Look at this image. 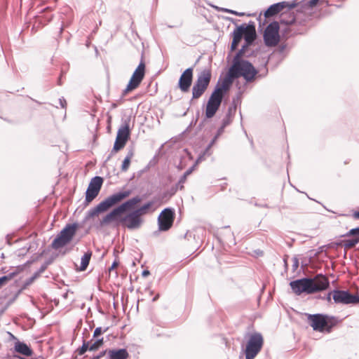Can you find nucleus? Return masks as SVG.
Returning <instances> with one entry per match:
<instances>
[{
  "label": "nucleus",
  "mask_w": 359,
  "mask_h": 359,
  "mask_svg": "<svg viewBox=\"0 0 359 359\" xmlns=\"http://www.w3.org/2000/svg\"><path fill=\"white\" fill-rule=\"evenodd\" d=\"M303 6L297 0L281 1L271 5V18L280 14L279 32L282 37L287 39L292 35L302 34L305 32L304 20H299V14L294 15V9L302 13Z\"/></svg>",
  "instance_id": "f257e3e1"
},
{
  "label": "nucleus",
  "mask_w": 359,
  "mask_h": 359,
  "mask_svg": "<svg viewBox=\"0 0 359 359\" xmlns=\"http://www.w3.org/2000/svg\"><path fill=\"white\" fill-rule=\"evenodd\" d=\"M327 276L320 273L313 278H304L291 281L290 285L293 292H319L329 286Z\"/></svg>",
  "instance_id": "f03ea898"
},
{
  "label": "nucleus",
  "mask_w": 359,
  "mask_h": 359,
  "mask_svg": "<svg viewBox=\"0 0 359 359\" xmlns=\"http://www.w3.org/2000/svg\"><path fill=\"white\" fill-rule=\"evenodd\" d=\"M308 321L315 331L330 333L341 322L339 318L323 313L309 314Z\"/></svg>",
  "instance_id": "7ed1b4c3"
},
{
  "label": "nucleus",
  "mask_w": 359,
  "mask_h": 359,
  "mask_svg": "<svg viewBox=\"0 0 359 359\" xmlns=\"http://www.w3.org/2000/svg\"><path fill=\"white\" fill-rule=\"evenodd\" d=\"M245 344L242 345V351L245 359H255L262 349L264 338L260 332H248L245 335Z\"/></svg>",
  "instance_id": "20e7f679"
},
{
  "label": "nucleus",
  "mask_w": 359,
  "mask_h": 359,
  "mask_svg": "<svg viewBox=\"0 0 359 359\" xmlns=\"http://www.w3.org/2000/svg\"><path fill=\"white\" fill-rule=\"evenodd\" d=\"M130 194V191L126 190L115 193L108 196L103 201L100 203L93 208L90 209L86 212V219L88 220L89 219L95 217L99 213L107 211L110 208L118 204L119 202L128 197Z\"/></svg>",
  "instance_id": "39448f33"
},
{
  "label": "nucleus",
  "mask_w": 359,
  "mask_h": 359,
  "mask_svg": "<svg viewBox=\"0 0 359 359\" xmlns=\"http://www.w3.org/2000/svg\"><path fill=\"white\" fill-rule=\"evenodd\" d=\"M141 201V198L138 196H135L125 201L118 207L115 208L109 213L107 214L101 220L100 225L106 226L111 222H116L117 225L121 224V215L128 210L132 208L135 205Z\"/></svg>",
  "instance_id": "423d86ee"
},
{
  "label": "nucleus",
  "mask_w": 359,
  "mask_h": 359,
  "mask_svg": "<svg viewBox=\"0 0 359 359\" xmlns=\"http://www.w3.org/2000/svg\"><path fill=\"white\" fill-rule=\"evenodd\" d=\"M280 26L278 22H271V63L278 65L285 57V46L277 47L280 41Z\"/></svg>",
  "instance_id": "0eeeda50"
},
{
  "label": "nucleus",
  "mask_w": 359,
  "mask_h": 359,
  "mask_svg": "<svg viewBox=\"0 0 359 359\" xmlns=\"http://www.w3.org/2000/svg\"><path fill=\"white\" fill-rule=\"evenodd\" d=\"M229 69L233 77L238 79L243 76L248 82L252 81L257 74L252 64L246 60L232 61Z\"/></svg>",
  "instance_id": "6e6552de"
},
{
  "label": "nucleus",
  "mask_w": 359,
  "mask_h": 359,
  "mask_svg": "<svg viewBox=\"0 0 359 359\" xmlns=\"http://www.w3.org/2000/svg\"><path fill=\"white\" fill-rule=\"evenodd\" d=\"M77 229L76 223L67 224L53 241L51 248L57 250L69 244L75 236Z\"/></svg>",
  "instance_id": "1a4fd4ad"
},
{
  "label": "nucleus",
  "mask_w": 359,
  "mask_h": 359,
  "mask_svg": "<svg viewBox=\"0 0 359 359\" xmlns=\"http://www.w3.org/2000/svg\"><path fill=\"white\" fill-rule=\"evenodd\" d=\"M212 77L210 69H204L197 76V79L192 86L191 100L200 98L207 90Z\"/></svg>",
  "instance_id": "9d476101"
},
{
  "label": "nucleus",
  "mask_w": 359,
  "mask_h": 359,
  "mask_svg": "<svg viewBox=\"0 0 359 359\" xmlns=\"http://www.w3.org/2000/svg\"><path fill=\"white\" fill-rule=\"evenodd\" d=\"M129 123L130 119H126L123 121L121 127L118 128L113 149L111 154L107 157V160L125 147L130 135Z\"/></svg>",
  "instance_id": "9b49d317"
},
{
  "label": "nucleus",
  "mask_w": 359,
  "mask_h": 359,
  "mask_svg": "<svg viewBox=\"0 0 359 359\" xmlns=\"http://www.w3.org/2000/svg\"><path fill=\"white\" fill-rule=\"evenodd\" d=\"M145 73V64L142 58L139 65L133 72L128 84L126 89L123 91V95H126L128 92L137 88L142 81Z\"/></svg>",
  "instance_id": "f8f14e48"
},
{
  "label": "nucleus",
  "mask_w": 359,
  "mask_h": 359,
  "mask_svg": "<svg viewBox=\"0 0 359 359\" xmlns=\"http://www.w3.org/2000/svg\"><path fill=\"white\" fill-rule=\"evenodd\" d=\"M223 95L219 93L218 89H215L208 99L205 108V117L211 118L219 109L222 102Z\"/></svg>",
  "instance_id": "ddd939ff"
},
{
  "label": "nucleus",
  "mask_w": 359,
  "mask_h": 359,
  "mask_svg": "<svg viewBox=\"0 0 359 359\" xmlns=\"http://www.w3.org/2000/svg\"><path fill=\"white\" fill-rule=\"evenodd\" d=\"M175 216L173 208H166L163 210L158 217V229L161 231L169 230L173 224Z\"/></svg>",
  "instance_id": "4468645a"
},
{
  "label": "nucleus",
  "mask_w": 359,
  "mask_h": 359,
  "mask_svg": "<svg viewBox=\"0 0 359 359\" xmlns=\"http://www.w3.org/2000/svg\"><path fill=\"white\" fill-rule=\"evenodd\" d=\"M103 183V178L100 176L93 177L86 191L85 202L86 204L93 201L99 194Z\"/></svg>",
  "instance_id": "2eb2a0df"
},
{
  "label": "nucleus",
  "mask_w": 359,
  "mask_h": 359,
  "mask_svg": "<svg viewBox=\"0 0 359 359\" xmlns=\"http://www.w3.org/2000/svg\"><path fill=\"white\" fill-rule=\"evenodd\" d=\"M143 223V219L133 210L122 217L121 225L130 230L139 229Z\"/></svg>",
  "instance_id": "dca6fc26"
},
{
  "label": "nucleus",
  "mask_w": 359,
  "mask_h": 359,
  "mask_svg": "<svg viewBox=\"0 0 359 359\" xmlns=\"http://www.w3.org/2000/svg\"><path fill=\"white\" fill-rule=\"evenodd\" d=\"M193 67H189L182 73L180 76L177 86L182 93H187L189 91L193 82Z\"/></svg>",
  "instance_id": "f3484780"
},
{
  "label": "nucleus",
  "mask_w": 359,
  "mask_h": 359,
  "mask_svg": "<svg viewBox=\"0 0 359 359\" xmlns=\"http://www.w3.org/2000/svg\"><path fill=\"white\" fill-rule=\"evenodd\" d=\"M358 293H333L332 298L336 304H359Z\"/></svg>",
  "instance_id": "a211bd4d"
},
{
  "label": "nucleus",
  "mask_w": 359,
  "mask_h": 359,
  "mask_svg": "<svg viewBox=\"0 0 359 359\" xmlns=\"http://www.w3.org/2000/svg\"><path fill=\"white\" fill-rule=\"evenodd\" d=\"M246 30V25L242 24L236 28L232 32L233 40L231 45V50H235L242 38L243 37L244 31Z\"/></svg>",
  "instance_id": "6ab92c4d"
},
{
  "label": "nucleus",
  "mask_w": 359,
  "mask_h": 359,
  "mask_svg": "<svg viewBox=\"0 0 359 359\" xmlns=\"http://www.w3.org/2000/svg\"><path fill=\"white\" fill-rule=\"evenodd\" d=\"M14 351L21 354L23 357H29L34 354V351L31 346L24 341L17 340L14 344Z\"/></svg>",
  "instance_id": "aec40b11"
},
{
  "label": "nucleus",
  "mask_w": 359,
  "mask_h": 359,
  "mask_svg": "<svg viewBox=\"0 0 359 359\" xmlns=\"http://www.w3.org/2000/svg\"><path fill=\"white\" fill-rule=\"evenodd\" d=\"M129 353L126 348H112L108 351L109 359H128Z\"/></svg>",
  "instance_id": "412c9836"
},
{
  "label": "nucleus",
  "mask_w": 359,
  "mask_h": 359,
  "mask_svg": "<svg viewBox=\"0 0 359 359\" xmlns=\"http://www.w3.org/2000/svg\"><path fill=\"white\" fill-rule=\"evenodd\" d=\"M243 37L245 42L252 44L256 39V29L254 22H250L246 25V30L244 31Z\"/></svg>",
  "instance_id": "4be33fe9"
},
{
  "label": "nucleus",
  "mask_w": 359,
  "mask_h": 359,
  "mask_svg": "<svg viewBox=\"0 0 359 359\" xmlns=\"http://www.w3.org/2000/svg\"><path fill=\"white\" fill-rule=\"evenodd\" d=\"M236 79V77H233L230 73V69H229V72L226 76L224 78L222 81V83L221 86H219V83L215 86V89H218L219 93L224 95L225 92L229 88L230 85L231 84L233 79Z\"/></svg>",
  "instance_id": "5701e85b"
},
{
  "label": "nucleus",
  "mask_w": 359,
  "mask_h": 359,
  "mask_svg": "<svg viewBox=\"0 0 359 359\" xmlns=\"http://www.w3.org/2000/svg\"><path fill=\"white\" fill-rule=\"evenodd\" d=\"M178 190V186L175 185L170 187L169 189L163 192L159 196L158 199L161 202H167L172 196L175 194L177 191Z\"/></svg>",
  "instance_id": "b1692460"
},
{
  "label": "nucleus",
  "mask_w": 359,
  "mask_h": 359,
  "mask_svg": "<svg viewBox=\"0 0 359 359\" xmlns=\"http://www.w3.org/2000/svg\"><path fill=\"white\" fill-rule=\"evenodd\" d=\"M228 126V122L226 121L224 123H222V126L218 128L216 135L213 137V139L211 140V142L208 144V147H206L203 155L206 154L208 152V150L213 146V144L215 143L218 137L224 133V128Z\"/></svg>",
  "instance_id": "393cba45"
},
{
  "label": "nucleus",
  "mask_w": 359,
  "mask_h": 359,
  "mask_svg": "<svg viewBox=\"0 0 359 359\" xmlns=\"http://www.w3.org/2000/svg\"><path fill=\"white\" fill-rule=\"evenodd\" d=\"M91 256H92V252L90 251L86 252L82 256V257L81 259V266H80L81 271H84L86 269L87 266L89 264Z\"/></svg>",
  "instance_id": "a878e982"
},
{
  "label": "nucleus",
  "mask_w": 359,
  "mask_h": 359,
  "mask_svg": "<svg viewBox=\"0 0 359 359\" xmlns=\"http://www.w3.org/2000/svg\"><path fill=\"white\" fill-rule=\"evenodd\" d=\"M154 203L152 201H149L142 206L140 207L139 208H137L134 210L133 211L140 217H141L142 215L147 214L149 209L153 205Z\"/></svg>",
  "instance_id": "bb28decb"
},
{
  "label": "nucleus",
  "mask_w": 359,
  "mask_h": 359,
  "mask_svg": "<svg viewBox=\"0 0 359 359\" xmlns=\"http://www.w3.org/2000/svg\"><path fill=\"white\" fill-rule=\"evenodd\" d=\"M18 274V271L15 270L14 271L10 272L7 275L3 276L0 277V289L6 285L9 280H11L15 276Z\"/></svg>",
  "instance_id": "cd10ccee"
},
{
  "label": "nucleus",
  "mask_w": 359,
  "mask_h": 359,
  "mask_svg": "<svg viewBox=\"0 0 359 359\" xmlns=\"http://www.w3.org/2000/svg\"><path fill=\"white\" fill-rule=\"evenodd\" d=\"M90 341H86V339H83L81 346L79 347L76 350V352L78 353V355H82L86 351H90Z\"/></svg>",
  "instance_id": "c85d7f7f"
},
{
  "label": "nucleus",
  "mask_w": 359,
  "mask_h": 359,
  "mask_svg": "<svg viewBox=\"0 0 359 359\" xmlns=\"http://www.w3.org/2000/svg\"><path fill=\"white\" fill-rule=\"evenodd\" d=\"M20 293H15V295L13 297L7 300L5 303L4 302L0 304V313H3L5 311L13 304V302L15 300Z\"/></svg>",
  "instance_id": "c756f323"
},
{
  "label": "nucleus",
  "mask_w": 359,
  "mask_h": 359,
  "mask_svg": "<svg viewBox=\"0 0 359 359\" xmlns=\"http://www.w3.org/2000/svg\"><path fill=\"white\" fill-rule=\"evenodd\" d=\"M104 344V338H97L93 343L90 344V351H96Z\"/></svg>",
  "instance_id": "7c9ffc66"
},
{
  "label": "nucleus",
  "mask_w": 359,
  "mask_h": 359,
  "mask_svg": "<svg viewBox=\"0 0 359 359\" xmlns=\"http://www.w3.org/2000/svg\"><path fill=\"white\" fill-rule=\"evenodd\" d=\"M235 111L236 107H229L225 117L222 120V123H224L226 121H227L229 126L232 121Z\"/></svg>",
  "instance_id": "2f4dec72"
},
{
  "label": "nucleus",
  "mask_w": 359,
  "mask_h": 359,
  "mask_svg": "<svg viewBox=\"0 0 359 359\" xmlns=\"http://www.w3.org/2000/svg\"><path fill=\"white\" fill-rule=\"evenodd\" d=\"M359 243V237H354L351 239H346L344 241V246L345 248H353L356 244Z\"/></svg>",
  "instance_id": "473e14b6"
},
{
  "label": "nucleus",
  "mask_w": 359,
  "mask_h": 359,
  "mask_svg": "<svg viewBox=\"0 0 359 359\" xmlns=\"http://www.w3.org/2000/svg\"><path fill=\"white\" fill-rule=\"evenodd\" d=\"M264 22L262 23V16L261 15L259 16L258 18V20L259 22V27H258V30L259 31H262V26L265 25V22L267 21V20L269 19V7H268L265 11H264Z\"/></svg>",
  "instance_id": "72a5a7b5"
},
{
  "label": "nucleus",
  "mask_w": 359,
  "mask_h": 359,
  "mask_svg": "<svg viewBox=\"0 0 359 359\" xmlns=\"http://www.w3.org/2000/svg\"><path fill=\"white\" fill-rule=\"evenodd\" d=\"M264 41L265 45L269 47V24L266 25L264 28Z\"/></svg>",
  "instance_id": "f704fd0d"
},
{
  "label": "nucleus",
  "mask_w": 359,
  "mask_h": 359,
  "mask_svg": "<svg viewBox=\"0 0 359 359\" xmlns=\"http://www.w3.org/2000/svg\"><path fill=\"white\" fill-rule=\"evenodd\" d=\"M109 330V327L102 329L101 327H97L95 329L93 332V338H97L99 336L102 334L104 332H106Z\"/></svg>",
  "instance_id": "c9c22d12"
},
{
  "label": "nucleus",
  "mask_w": 359,
  "mask_h": 359,
  "mask_svg": "<svg viewBox=\"0 0 359 359\" xmlns=\"http://www.w3.org/2000/svg\"><path fill=\"white\" fill-rule=\"evenodd\" d=\"M245 56V51L243 50V48H241L236 55L234 56L233 61H238V60H244L243 57Z\"/></svg>",
  "instance_id": "e433bc0d"
},
{
  "label": "nucleus",
  "mask_w": 359,
  "mask_h": 359,
  "mask_svg": "<svg viewBox=\"0 0 359 359\" xmlns=\"http://www.w3.org/2000/svg\"><path fill=\"white\" fill-rule=\"evenodd\" d=\"M345 236H354L355 237H359V227L351 229L346 233Z\"/></svg>",
  "instance_id": "4c0bfd02"
},
{
  "label": "nucleus",
  "mask_w": 359,
  "mask_h": 359,
  "mask_svg": "<svg viewBox=\"0 0 359 359\" xmlns=\"http://www.w3.org/2000/svg\"><path fill=\"white\" fill-rule=\"evenodd\" d=\"M130 164V159L125 157V158L123 161L122 165H121V170L126 171L128 169Z\"/></svg>",
  "instance_id": "58836bf2"
},
{
  "label": "nucleus",
  "mask_w": 359,
  "mask_h": 359,
  "mask_svg": "<svg viewBox=\"0 0 359 359\" xmlns=\"http://www.w3.org/2000/svg\"><path fill=\"white\" fill-rule=\"evenodd\" d=\"M46 269V265L43 264L40 269L38 270L36 273H34V275L31 278V281L33 280L34 278H36L37 276H39L41 273H43Z\"/></svg>",
  "instance_id": "ea45409f"
},
{
  "label": "nucleus",
  "mask_w": 359,
  "mask_h": 359,
  "mask_svg": "<svg viewBox=\"0 0 359 359\" xmlns=\"http://www.w3.org/2000/svg\"><path fill=\"white\" fill-rule=\"evenodd\" d=\"M135 154V148L133 146L129 147L128 149V152L126 158H129L131 160V158L133 157Z\"/></svg>",
  "instance_id": "a19ab883"
},
{
  "label": "nucleus",
  "mask_w": 359,
  "mask_h": 359,
  "mask_svg": "<svg viewBox=\"0 0 359 359\" xmlns=\"http://www.w3.org/2000/svg\"><path fill=\"white\" fill-rule=\"evenodd\" d=\"M187 177L184 175H182L180 179L179 180L178 183L176 184L178 186V189H182L184 187V183L186 182Z\"/></svg>",
  "instance_id": "79ce46f5"
},
{
  "label": "nucleus",
  "mask_w": 359,
  "mask_h": 359,
  "mask_svg": "<svg viewBox=\"0 0 359 359\" xmlns=\"http://www.w3.org/2000/svg\"><path fill=\"white\" fill-rule=\"evenodd\" d=\"M333 293H324L323 296L318 295L317 298L323 299L327 300L328 302H331V296Z\"/></svg>",
  "instance_id": "37998d69"
},
{
  "label": "nucleus",
  "mask_w": 359,
  "mask_h": 359,
  "mask_svg": "<svg viewBox=\"0 0 359 359\" xmlns=\"http://www.w3.org/2000/svg\"><path fill=\"white\" fill-rule=\"evenodd\" d=\"M108 351L107 349L106 350H104V351H100L98 354L94 355L93 358H91L90 359H100L102 358V357H104L105 355V354L107 353H108Z\"/></svg>",
  "instance_id": "c03bdc74"
},
{
  "label": "nucleus",
  "mask_w": 359,
  "mask_h": 359,
  "mask_svg": "<svg viewBox=\"0 0 359 359\" xmlns=\"http://www.w3.org/2000/svg\"><path fill=\"white\" fill-rule=\"evenodd\" d=\"M292 271H295L299 267V259L297 257H293L292 259Z\"/></svg>",
  "instance_id": "a18cd8bd"
},
{
  "label": "nucleus",
  "mask_w": 359,
  "mask_h": 359,
  "mask_svg": "<svg viewBox=\"0 0 359 359\" xmlns=\"http://www.w3.org/2000/svg\"><path fill=\"white\" fill-rule=\"evenodd\" d=\"M222 11L225 13H232V14H234L238 16H243L244 15L243 13H238L237 11H233L231 9H228V8H224V9H222Z\"/></svg>",
  "instance_id": "49530a36"
},
{
  "label": "nucleus",
  "mask_w": 359,
  "mask_h": 359,
  "mask_svg": "<svg viewBox=\"0 0 359 359\" xmlns=\"http://www.w3.org/2000/svg\"><path fill=\"white\" fill-rule=\"evenodd\" d=\"M59 104L62 108H66L67 102L63 97L59 99Z\"/></svg>",
  "instance_id": "de8ad7c7"
},
{
  "label": "nucleus",
  "mask_w": 359,
  "mask_h": 359,
  "mask_svg": "<svg viewBox=\"0 0 359 359\" xmlns=\"http://www.w3.org/2000/svg\"><path fill=\"white\" fill-rule=\"evenodd\" d=\"M318 1L319 0H309L307 2V4L309 5V7H313V6H315L317 4Z\"/></svg>",
  "instance_id": "09e8293b"
},
{
  "label": "nucleus",
  "mask_w": 359,
  "mask_h": 359,
  "mask_svg": "<svg viewBox=\"0 0 359 359\" xmlns=\"http://www.w3.org/2000/svg\"><path fill=\"white\" fill-rule=\"evenodd\" d=\"M194 167L195 165H193L192 167H191L190 168H189L184 174L183 175L186 176L187 177L188 175H189L192 171L194 170Z\"/></svg>",
  "instance_id": "8fccbe9b"
},
{
  "label": "nucleus",
  "mask_w": 359,
  "mask_h": 359,
  "mask_svg": "<svg viewBox=\"0 0 359 359\" xmlns=\"http://www.w3.org/2000/svg\"><path fill=\"white\" fill-rule=\"evenodd\" d=\"M118 265V261H116V260H115V261L112 263V264H111V267L109 268V271H111L112 269H114V268H116Z\"/></svg>",
  "instance_id": "3c124183"
},
{
  "label": "nucleus",
  "mask_w": 359,
  "mask_h": 359,
  "mask_svg": "<svg viewBox=\"0 0 359 359\" xmlns=\"http://www.w3.org/2000/svg\"><path fill=\"white\" fill-rule=\"evenodd\" d=\"M149 271L148 270H144L142 273L143 277H146L149 274Z\"/></svg>",
  "instance_id": "603ef678"
},
{
  "label": "nucleus",
  "mask_w": 359,
  "mask_h": 359,
  "mask_svg": "<svg viewBox=\"0 0 359 359\" xmlns=\"http://www.w3.org/2000/svg\"><path fill=\"white\" fill-rule=\"evenodd\" d=\"M255 252L257 256H262L263 255V252L259 250L255 251Z\"/></svg>",
  "instance_id": "864d4df0"
},
{
  "label": "nucleus",
  "mask_w": 359,
  "mask_h": 359,
  "mask_svg": "<svg viewBox=\"0 0 359 359\" xmlns=\"http://www.w3.org/2000/svg\"><path fill=\"white\" fill-rule=\"evenodd\" d=\"M355 219H359V211H356L353 215Z\"/></svg>",
  "instance_id": "5fc2aeb1"
},
{
  "label": "nucleus",
  "mask_w": 359,
  "mask_h": 359,
  "mask_svg": "<svg viewBox=\"0 0 359 359\" xmlns=\"http://www.w3.org/2000/svg\"><path fill=\"white\" fill-rule=\"evenodd\" d=\"M159 297V293H157V294L153 297H151V302L156 301Z\"/></svg>",
  "instance_id": "6e6d98bb"
},
{
  "label": "nucleus",
  "mask_w": 359,
  "mask_h": 359,
  "mask_svg": "<svg viewBox=\"0 0 359 359\" xmlns=\"http://www.w3.org/2000/svg\"><path fill=\"white\" fill-rule=\"evenodd\" d=\"M203 158V155H201L200 156H198V158H197L196 161V164L198 163L199 162H201Z\"/></svg>",
  "instance_id": "4d7b16f0"
},
{
  "label": "nucleus",
  "mask_w": 359,
  "mask_h": 359,
  "mask_svg": "<svg viewBox=\"0 0 359 359\" xmlns=\"http://www.w3.org/2000/svg\"><path fill=\"white\" fill-rule=\"evenodd\" d=\"M250 44H248V42H245V44L242 46L241 48H243V50L245 51L246 48L250 46Z\"/></svg>",
  "instance_id": "13d9d810"
},
{
  "label": "nucleus",
  "mask_w": 359,
  "mask_h": 359,
  "mask_svg": "<svg viewBox=\"0 0 359 359\" xmlns=\"http://www.w3.org/2000/svg\"><path fill=\"white\" fill-rule=\"evenodd\" d=\"M125 297H128V293L122 292V293H121V300H123V298H124Z\"/></svg>",
  "instance_id": "bf43d9fd"
},
{
  "label": "nucleus",
  "mask_w": 359,
  "mask_h": 359,
  "mask_svg": "<svg viewBox=\"0 0 359 359\" xmlns=\"http://www.w3.org/2000/svg\"><path fill=\"white\" fill-rule=\"evenodd\" d=\"M111 294H113V298L114 299L116 297H118V292H116V293H111Z\"/></svg>",
  "instance_id": "052dcab7"
},
{
  "label": "nucleus",
  "mask_w": 359,
  "mask_h": 359,
  "mask_svg": "<svg viewBox=\"0 0 359 359\" xmlns=\"http://www.w3.org/2000/svg\"><path fill=\"white\" fill-rule=\"evenodd\" d=\"M154 293H144V292H142L141 294L143 296L144 294H148L150 297H151V295L153 294Z\"/></svg>",
  "instance_id": "680f3d73"
},
{
  "label": "nucleus",
  "mask_w": 359,
  "mask_h": 359,
  "mask_svg": "<svg viewBox=\"0 0 359 359\" xmlns=\"http://www.w3.org/2000/svg\"><path fill=\"white\" fill-rule=\"evenodd\" d=\"M62 297L64 299H67L68 297V293H62Z\"/></svg>",
  "instance_id": "e2e57ef3"
},
{
  "label": "nucleus",
  "mask_w": 359,
  "mask_h": 359,
  "mask_svg": "<svg viewBox=\"0 0 359 359\" xmlns=\"http://www.w3.org/2000/svg\"><path fill=\"white\" fill-rule=\"evenodd\" d=\"M57 84H58L59 86L62 85L61 78H60V79H58Z\"/></svg>",
  "instance_id": "0e129e2a"
},
{
  "label": "nucleus",
  "mask_w": 359,
  "mask_h": 359,
  "mask_svg": "<svg viewBox=\"0 0 359 359\" xmlns=\"http://www.w3.org/2000/svg\"><path fill=\"white\" fill-rule=\"evenodd\" d=\"M332 292H344V290H333Z\"/></svg>",
  "instance_id": "69168bd1"
},
{
  "label": "nucleus",
  "mask_w": 359,
  "mask_h": 359,
  "mask_svg": "<svg viewBox=\"0 0 359 359\" xmlns=\"http://www.w3.org/2000/svg\"><path fill=\"white\" fill-rule=\"evenodd\" d=\"M55 304L57 305L58 304V300L57 301L55 299H54Z\"/></svg>",
  "instance_id": "338daca9"
},
{
  "label": "nucleus",
  "mask_w": 359,
  "mask_h": 359,
  "mask_svg": "<svg viewBox=\"0 0 359 359\" xmlns=\"http://www.w3.org/2000/svg\"><path fill=\"white\" fill-rule=\"evenodd\" d=\"M269 294H270V292H268L267 301L269 299Z\"/></svg>",
  "instance_id": "774afa93"
}]
</instances>
